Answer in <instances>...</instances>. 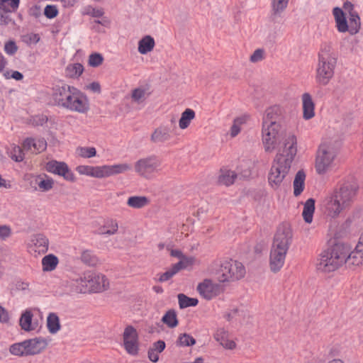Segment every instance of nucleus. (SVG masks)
<instances>
[{
  "label": "nucleus",
  "instance_id": "61",
  "mask_svg": "<svg viewBox=\"0 0 363 363\" xmlns=\"http://www.w3.org/2000/svg\"><path fill=\"white\" fill-rule=\"evenodd\" d=\"M14 152H18V154H15L12 156V159L16 162H21L24 159V153L23 150L19 147H16L14 148Z\"/></svg>",
  "mask_w": 363,
  "mask_h": 363
},
{
  "label": "nucleus",
  "instance_id": "13",
  "mask_svg": "<svg viewBox=\"0 0 363 363\" xmlns=\"http://www.w3.org/2000/svg\"><path fill=\"white\" fill-rule=\"evenodd\" d=\"M45 168L47 172L63 177L68 182H74L75 180L74 173L64 162L52 160L46 163Z\"/></svg>",
  "mask_w": 363,
  "mask_h": 363
},
{
  "label": "nucleus",
  "instance_id": "2",
  "mask_svg": "<svg viewBox=\"0 0 363 363\" xmlns=\"http://www.w3.org/2000/svg\"><path fill=\"white\" fill-rule=\"evenodd\" d=\"M285 111L274 105L266 109L262 119V142L267 152L272 151L277 145L279 133L284 123Z\"/></svg>",
  "mask_w": 363,
  "mask_h": 363
},
{
  "label": "nucleus",
  "instance_id": "63",
  "mask_svg": "<svg viewBox=\"0 0 363 363\" xmlns=\"http://www.w3.org/2000/svg\"><path fill=\"white\" fill-rule=\"evenodd\" d=\"M147 355L149 359L151 362L156 363L159 361V352H155L151 349H149L147 352Z\"/></svg>",
  "mask_w": 363,
  "mask_h": 363
},
{
  "label": "nucleus",
  "instance_id": "33",
  "mask_svg": "<svg viewBox=\"0 0 363 363\" xmlns=\"http://www.w3.org/2000/svg\"><path fill=\"white\" fill-rule=\"evenodd\" d=\"M33 315L32 312L29 310H26L21 314L19 323L22 330L30 331L35 329L32 326Z\"/></svg>",
  "mask_w": 363,
  "mask_h": 363
},
{
  "label": "nucleus",
  "instance_id": "39",
  "mask_svg": "<svg viewBox=\"0 0 363 363\" xmlns=\"http://www.w3.org/2000/svg\"><path fill=\"white\" fill-rule=\"evenodd\" d=\"M195 117V112L191 108H186L181 116L179 125L181 129H185L190 125L191 121Z\"/></svg>",
  "mask_w": 363,
  "mask_h": 363
},
{
  "label": "nucleus",
  "instance_id": "28",
  "mask_svg": "<svg viewBox=\"0 0 363 363\" xmlns=\"http://www.w3.org/2000/svg\"><path fill=\"white\" fill-rule=\"evenodd\" d=\"M84 72V67L81 63L69 64L65 69V76L71 79L79 78Z\"/></svg>",
  "mask_w": 363,
  "mask_h": 363
},
{
  "label": "nucleus",
  "instance_id": "19",
  "mask_svg": "<svg viewBox=\"0 0 363 363\" xmlns=\"http://www.w3.org/2000/svg\"><path fill=\"white\" fill-rule=\"evenodd\" d=\"M189 263H191V262L189 259H184L182 261H179L177 263L174 264L169 269L160 275L159 281L160 282H164L169 280L181 269L187 268L189 266Z\"/></svg>",
  "mask_w": 363,
  "mask_h": 363
},
{
  "label": "nucleus",
  "instance_id": "4",
  "mask_svg": "<svg viewBox=\"0 0 363 363\" xmlns=\"http://www.w3.org/2000/svg\"><path fill=\"white\" fill-rule=\"evenodd\" d=\"M315 69V82L321 86H327L335 74L337 56L330 44L323 43L318 52Z\"/></svg>",
  "mask_w": 363,
  "mask_h": 363
},
{
  "label": "nucleus",
  "instance_id": "55",
  "mask_svg": "<svg viewBox=\"0 0 363 363\" xmlns=\"http://www.w3.org/2000/svg\"><path fill=\"white\" fill-rule=\"evenodd\" d=\"M128 332V333H130L129 335H128V341H133L134 339L138 340V334L136 330V329L133 327L132 325L127 326L123 332V335H125V333Z\"/></svg>",
  "mask_w": 363,
  "mask_h": 363
},
{
  "label": "nucleus",
  "instance_id": "46",
  "mask_svg": "<svg viewBox=\"0 0 363 363\" xmlns=\"http://www.w3.org/2000/svg\"><path fill=\"white\" fill-rule=\"evenodd\" d=\"M131 97L134 102L140 104L146 99L147 94L144 89L136 88L133 90Z\"/></svg>",
  "mask_w": 363,
  "mask_h": 363
},
{
  "label": "nucleus",
  "instance_id": "24",
  "mask_svg": "<svg viewBox=\"0 0 363 363\" xmlns=\"http://www.w3.org/2000/svg\"><path fill=\"white\" fill-rule=\"evenodd\" d=\"M306 174L303 170H299L294 180V194L295 196H299L305 187Z\"/></svg>",
  "mask_w": 363,
  "mask_h": 363
},
{
  "label": "nucleus",
  "instance_id": "29",
  "mask_svg": "<svg viewBox=\"0 0 363 363\" xmlns=\"http://www.w3.org/2000/svg\"><path fill=\"white\" fill-rule=\"evenodd\" d=\"M129 334L130 333L127 332L125 335H123V347L128 354L136 356L139 351L138 339H134L133 341H128V335H129Z\"/></svg>",
  "mask_w": 363,
  "mask_h": 363
},
{
  "label": "nucleus",
  "instance_id": "45",
  "mask_svg": "<svg viewBox=\"0 0 363 363\" xmlns=\"http://www.w3.org/2000/svg\"><path fill=\"white\" fill-rule=\"evenodd\" d=\"M118 226L116 220L108 221L102 229H100V233L102 235H113L118 230Z\"/></svg>",
  "mask_w": 363,
  "mask_h": 363
},
{
  "label": "nucleus",
  "instance_id": "32",
  "mask_svg": "<svg viewBox=\"0 0 363 363\" xmlns=\"http://www.w3.org/2000/svg\"><path fill=\"white\" fill-rule=\"evenodd\" d=\"M349 33L351 35L357 33L360 29L361 23L360 18L357 11H350L349 15Z\"/></svg>",
  "mask_w": 363,
  "mask_h": 363
},
{
  "label": "nucleus",
  "instance_id": "22",
  "mask_svg": "<svg viewBox=\"0 0 363 363\" xmlns=\"http://www.w3.org/2000/svg\"><path fill=\"white\" fill-rule=\"evenodd\" d=\"M333 13L335 17L337 30L340 33L349 32L350 28L348 22L342 9L339 7H335L333 9Z\"/></svg>",
  "mask_w": 363,
  "mask_h": 363
},
{
  "label": "nucleus",
  "instance_id": "1",
  "mask_svg": "<svg viewBox=\"0 0 363 363\" xmlns=\"http://www.w3.org/2000/svg\"><path fill=\"white\" fill-rule=\"evenodd\" d=\"M296 143V137L289 135L284 141L282 152L276 155L268 175L269 184L272 186H279L288 174L297 153Z\"/></svg>",
  "mask_w": 363,
  "mask_h": 363
},
{
  "label": "nucleus",
  "instance_id": "49",
  "mask_svg": "<svg viewBox=\"0 0 363 363\" xmlns=\"http://www.w3.org/2000/svg\"><path fill=\"white\" fill-rule=\"evenodd\" d=\"M86 15H89L94 18H100L102 17L104 14V11L102 8L96 9L91 6H88L85 9Z\"/></svg>",
  "mask_w": 363,
  "mask_h": 363
},
{
  "label": "nucleus",
  "instance_id": "37",
  "mask_svg": "<svg viewBox=\"0 0 363 363\" xmlns=\"http://www.w3.org/2000/svg\"><path fill=\"white\" fill-rule=\"evenodd\" d=\"M9 352L12 354L18 357L29 356L26 340L11 345L9 347Z\"/></svg>",
  "mask_w": 363,
  "mask_h": 363
},
{
  "label": "nucleus",
  "instance_id": "20",
  "mask_svg": "<svg viewBox=\"0 0 363 363\" xmlns=\"http://www.w3.org/2000/svg\"><path fill=\"white\" fill-rule=\"evenodd\" d=\"M303 118L309 120L315 116V104L310 94L302 95Z\"/></svg>",
  "mask_w": 363,
  "mask_h": 363
},
{
  "label": "nucleus",
  "instance_id": "40",
  "mask_svg": "<svg viewBox=\"0 0 363 363\" xmlns=\"http://www.w3.org/2000/svg\"><path fill=\"white\" fill-rule=\"evenodd\" d=\"M149 203V199L146 196H134L128 198L127 204L134 208H141Z\"/></svg>",
  "mask_w": 363,
  "mask_h": 363
},
{
  "label": "nucleus",
  "instance_id": "41",
  "mask_svg": "<svg viewBox=\"0 0 363 363\" xmlns=\"http://www.w3.org/2000/svg\"><path fill=\"white\" fill-rule=\"evenodd\" d=\"M179 308L183 309L188 307L196 306L199 301L195 298H190L184 294H179L177 296Z\"/></svg>",
  "mask_w": 363,
  "mask_h": 363
},
{
  "label": "nucleus",
  "instance_id": "8",
  "mask_svg": "<svg viewBox=\"0 0 363 363\" xmlns=\"http://www.w3.org/2000/svg\"><path fill=\"white\" fill-rule=\"evenodd\" d=\"M71 90L62 107L71 111L86 113L89 110V102L86 96L74 86H72Z\"/></svg>",
  "mask_w": 363,
  "mask_h": 363
},
{
  "label": "nucleus",
  "instance_id": "64",
  "mask_svg": "<svg viewBox=\"0 0 363 363\" xmlns=\"http://www.w3.org/2000/svg\"><path fill=\"white\" fill-rule=\"evenodd\" d=\"M30 15H32L33 16H35V18L39 17L41 15L40 7L37 5L34 6L30 9Z\"/></svg>",
  "mask_w": 363,
  "mask_h": 363
},
{
  "label": "nucleus",
  "instance_id": "62",
  "mask_svg": "<svg viewBox=\"0 0 363 363\" xmlns=\"http://www.w3.org/2000/svg\"><path fill=\"white\" fill-rule=\"evenodd\" d=\"M86 89L92 91L94 93H100L101 92V85L97 82H93L89 85L86 86Z\"/></svg>",
  "mask_w": 363,
  "mask_h": 363
},
{
  "label": "nucleus",
  "instance_id": "14",
  "mask_svg": "<svg viewBox=\"0 0 363 363\" xmlns=\"http://www.w3.org/2000/svg\"><path fill=\"white\" fill-rule=\"evenodd\" d=\"M197 291L206 300H211L222 293L223 286L214 283L211 279H206L197 286Z\"/></svg>",
  "mask_w": 363,
  "mask_h": 363
},
{
  "label": "nucleus",
  "instance_id": "52",
  "mask_svg": "<svg viewBox=\"0 0 363 363\" xmlns=\"http://www.w3.org/2000/svg\"><path fill=\"white\" fill-rule=\"evenodd\" d=\"M96 154V150L93 147H81L79 149V155L84 158H90L94 157Z\"/></svg>",
  "mask_w": 363,
  "mask_h": 363
},
{
  "label": "nucleus",
  "instance_id": "16",
  "mask_svg": "<svg viewBox=\"0 0 363 363\" xmlns=\"http://www.w3.org/2000/svg\"><path fill=\"white\" fill-rule=\"evenodd\" d=\"M72 86L64 83L55 84L53 86L52 96L56 105L62 107L63 103L67 99L69 92L72 91Z\"/></svg>",
  "mask_w": 363,
  "mask_h": 363
},
{
  "label": "nucleus",
  "instance_id": "35",
  "mask_svg": "<svg viewBox=\"0 0 363 363\" xmlns=\"http://www.w3.org/2000/svg\"><path fill=\"white\" fill-rule=\"evenodd\" d=\"M32 242L35 246L38 248L39 252H45L48 250V239L45 235L41 233L36 234L33 236Z\"/></svg>",
  "mask_w": 363,
  "mask_h": 363
},
{
  "label": "nucleus",
  "instance_id": "12",
  "mask_svg": "<svg viewBox=\"0 0 363 363\" xmlns=\"http://www.w3.org/2000/svg\"><path fill=\"white\" fill-rule=\"evenodd\" d=\"M161 160L155 155H151L140 159L135 164V170L140 175L149 178L150 176L158 171Z\"/></svg>",
  "mask_w": 363,
  "mask_h": 363
},
{
  "label": "nucleus",
  "instance_id": "6",
  "mask_svg": "<svg viewBox=\"0 0 363 363\" xmlns=\"http://www.w3.org/2000/svg\"><path fill=\"white\" fill-rule=\"evenodd\" d=\"M130 169H131V166L126 163L96 167L80 165L77 167V170L80 174L96 178L108 177L123 173Z\"/></svg>",
  "mask_w": 363,
  "mask_h": 363
},
{
  "label": "nucleus",
  "instance_id": "21",
  "mask_svg": "<svg viewBox=\"0 0 363 363\" xmlns=\"http://www.w3.org/2000/svg\"><path fill=\"white\" fill-rule=\"evenodd\" d=\"M214 339L223 347L233 350L235 347V342L228 339V332L223 328H218L213 334Z\"/></svg>",
  "mask_w": 363,
  "mask_h": 363
},
{
  "label": "nucleus",
  "instance_id": "42",
  "mask_svg": "<svg viewBox=\"0 0 363 363\" xmlns=\"http://www.w3.org/2000/svg\"><path fill=\"white\" fill-rule=\"evenodd\" d=\"M81 260L84 264L91 267L96 265L99 262L97 257L89 250H84L82 252Z\"/></svg>",
  "mask_w": 363,
  "mask_h": 363
},
{
  "label": "nucleus",
  "instance_id": "48",
  "mask_svg": "<svg viewBox=\"0 0 363 363\" xmlns=\"http://www.w3.org/2000/svg\"><path fill=\"white\" fill-rule=\"evenodd\" d=\"M43 13L46 18L52 19L57 16L59 11L57 6L49 4L45 7Z\"/></svg>",
  "mask_w": 363,
  "mask_h": 363
},
{
  "label": "nucleus",
  "instance_id": "25",
  "mask_svg": "<svg viewBox=\"0 0 363 363\" xmlns=\"http://www.w3.org/2000/svg\"><path fill=\"white\" fill-rule=\"evenodd\" d=\"M289 0H272L271 14L273 18L280 17L286 9Z\"/></svg>",
  "mask_w": 363,
  "mask_h": 363
},
{
  "label": "nucleus",
  "instance_id": "43",
  "mask_svg": "<svg viewBox=\"0 0 363 363\" xmlns=\"http://www.w3.org/2000/svg\"><path fill=\"white\" fill-rule=\"evenodd\" d=\"M20 0H1L0 9L5 12L16 11L19 6Z\"/></svg>",
  "mask_w": 363,
  "mask_h": 363
},
{
  "label": "nucleus",
  "instance_id": "59",
  "mask_svg": "<svg viewBox=\"0 0 363 363\" xmlns=\"http://www.w3.org/2000/svg\"><path fill=\"white\" fill-rule=\"evenodd\" d=\"M11 234V230L8 225H0V238L5 240Z\"/></svg>",
  "mask_w": 363,
  "mask_h": 363
},
{
  "label": "nucleus",
  "instance_id": "26",
  "mask_svg": "<svg viewBox=\"0 0 363 363\" xmlns=\"http://www.w3.org/2000/svg\"><path fill=\"white\" fill-rule=\"evenodd\" d=\"M315 201L313 198L306 200L303 206L302 216L303 220L307 223H311L313 220V216L315 211Z\"/></svg>",
  "mask_w": 363,
  "mask_h": 363
},
{
  "label": "nucleus",
  "instance_id": "30",
  "mask_svg": "<svg viewBox=\"0 0 363 363\" xmlns=\"http://www.w3.org/2000/svg\"><path fill=\"white\" fill-rule=\"evenodd\" d=\"M171 138L169 131L167 128H158L151 135V141L155 143H164Z\"/></svg>",
  "mask_w": 363,
  "mask_h": 363
},
{
  "label": "nucleus",
  "instance_id": "36",
  "mask_svg": "<svg viewBox=\"0 0 363 363\" xmlns=\"http://www.w3.org/2000/svg\"><path fill=\"white\" fill-rule=\"evenodd\" d=\"M46 179H44L41 175H38L35 178V183L39 186V189L42 191H48L52 189L54 181L51 177H49L47 174H44Z\"/></svg>",
  "mask_w": 363,
  "mask_h": 363
},
{
  "label": "nucleus",
  "instance_id": "9",
  "mask_svg": "<svg viewBox=\"0 0 363 363\" xmlns=\"http://www.w3.org/2000/svg\"><path fill=\"white\" fill-rule=\"evenodd\" d=\"M337 151L331 145L322 143L318 148L315 160V169L318 174H324L333 163Z\"/></svg>",
  "mask_w": 363,
  "mask_h": 363
},
{
  "label": "nucleus",
  "instance_id": "57",
  "mask_svg": "<svg viewBox=\"0 0 363 363\" xmlns=\"http://www.w3.org/2000/svg\"><path fill=\"white\" fill-rule=\"evenodd\" d=\"M171 255L172 257L179 258L180 259L179 261H182L184 259H187L191 262V263H189V266L193 264L194 259L192 257H188L184 255L182 252L179 250H172L171 251Z\"/></svg>",
  "mask_w": 363,
  "mask_h": 363
},
{
  "label": "nucleus",
  "instance_id": "58",
  "mask_svg": "<svg viewBox=\"0 0 363 363\" xmlns=\"http://www.w3.org/2000/svg\"><path fill=\"white\" fill-rule=\"evenodd\" d=\"M166 344L164 341L159 340L152 344V346L150 348L155 352L161 353L165 349Z\"/></svg>",
  "mask_w": 363,
  "mask_h": 363
},
{
  "label": "nucleus",
  "instance_id": "34",
  "mask_svg": "<svg viewBox=\"0 0 363 363\" xmlns=\"http://www.w3.org/2000/svg\"><path fill=\"white\" fill-rule=\"evenodd\" d=\"M58 262V258L52 254L45 256L42 259L43 270L45 272L54 270Z\"/></svg>",
  "mask_w": 363,
  "mask_h": 363
},
{
  "label": "nucleus",
  "instance_id": "51",
  "mask_svg": "<svg viewBox=\"0 0 363 363\" xmlns=\"http://www.w3.org/2000/svg\"><path fill=\"white\" fill-rule=\"evenodd\" d=\"M48 122V118L45 115H36L30 119V123L33 126H42Z\"/></svg>",
  "mask_w": 363,
  "mask_h": 363
},
{
  "label": "nucleus",
  "instance_id": "15",
  "mask_svg": "<svg viewBox=\"0 0 363 363\" xmlns=\"http://www.w3.org/2000/svg\"><path fill=\"white\" fill-rule=\"evenodd\" d=\"M86 287L91 291L99 292L107 289L108 284L107 279L104 275L89 273L84 277Z\"/></svg>",
  "mask_w": 363,
  "mask_h": 363
},
{
  "label": "nucleus",
  "instance_id": "17",
  "mask_svg": "<svg viewBox=\"0 0 363 363\" xmlns=\"http://www.w3.org/2000/svg\"><path fill=\"white\" fill-rule=\"evenodd\" d=\"M26 343L29 356L40 353L48 345L47 340L40 337L26 340Z\"/></svg>",
  "mask_w": 363,
  "mask_h": 363
},
{
  "label": "nucleus",
  "instance_id": "11",
  "mask_svg": "<svg viewBox=\"0 0 363 363\" xmlns=\"http://www.w3.org/2000/svg\"><path fill=\"white\" fill-rule=\"evenodd\" d=\"M358 189L359 185L357 182L354 179H351L344 181L340 184V188L335 189L334 191L337 192L338 197L342 201V205L347 208L354 201Z\"/></svg>",
  "mask_w": 363,
  "mask_h": 363
},
{
  "label": "nucleus",
  "instance_id": "31",
  "mask_svg": "<svg viewBox=\"0 0 363 363\" xmlns=\"http://www.w3.org/2000/svg\"><path fill=\"white\" fill-rule=\"evenodd\" d=\"M47 328L51 334L57 333L61 328L60 318L55 313H50L47 318Z\"/></svg>",
  "mask_w": 363,
  "mask_h": 363
},
{
  "label": "nucleus",
  "instance_id": "44",
  "mask_svg": "<svg viewBox=\"0 0 363 363\" xmlns=\"http://www.w3.org/2000/svg\"><path fill=\"white\" fill-rule=\"evenodd\" d=\"M177 344L181 347H189L196 344V340L189 334H181L177 341Z\"/></svg>",
  "mask_w": 363,
  "mask_h": 363
},
{
  "label": "nucleus",
  "instance_id": "54",
  "mask_svg": "<svg viewBox=\"0 0 363 363\" xmlns=\"http://www.w3.org/2000/svg\"><path fill=\"white\" fill-rule=\"evenodd\" d=\"M46 146L47 143L44 139H35L33 152H35V153L40 152L45 150Z\"/></svg>",
  "mask_w": 363,
  "mask_h": 363
},
{
  "label": "nucleus",
  "instance_id": "7",
  "mask_svg": "<svg viewBox=\"0 0 363 363\" xmlns=\"http://www.w3.org/2000/svg\"><path fill=\"white\" fill-rule=\"evenodd\" d=\"M218 274V280L220 282L234 281L244 277L245 268L241 262L236 260H225L221 263Z\"/></svg>",
  "mask_w": 363,
  "mask_h": 363
},
{
  "label": "nucleus",
  "instance_id": "47",
  "mask_svg": "<svg viewBox=\"0 0 363 363\" xmlns=\"http://www.w3.org/2000/svg\"><path fill=\"white\" fill-rule=\"evenodd\" d=\"M103 62L104 57L100 53L94 52L89 56L88 64L90 67H97L100 66Z\"/></svg>",
  "mask_w": 363,
  "mask_h": 363
},
{
  "label": "nucleus",
  "instance_id": "5",
  "mask_svg": "<svg viewBox=\"0 0 363 363\" xmlns=\"http://www.w3.org/2000/svg\"><path fill=\"white\" fill-rule=\"evenodd\" d=\"M346 257L347 247L335 244L321 254L317 268L324 272H333L345 263Z\"/></svg>",
  "mask_w": 363,
  "mask_h": 363
},
{
  "label": "nucleus",
  "instance_id": "60",
  "mask_svg": "<svg viewBox=\"0 0 363 363\" xmlns=\"http://www.w3.org/2000/svg\"><path fill=\"white\" fill-rule=\"evenodd\" d=\"M34 143L35 138H27L22 144L23 150L33 151Z\"/></svg>",
  "mask_w": 363,
  "mask_h": 363
},
{
  "label": "nucleus",
  "instance_id": "18",
  "mask_svg": "<svg viewBox=\"0 0 363 363\" xmlns=\"http://www.w3.org/2000/svg\"><path fill=\"white\" fill-rule=\"evenodd\" d=\"M345 263L347 264L350 268L358 267L363 264V249L359 247L357 245L354 250L349 254V250L347 249V257Z\"/></svg>",
  "mask_w": 363,
  "mask_h": 363
},
{
  "label": "nucleus",
  "instance_id": "27",
  "mask_svg": "<svg viewBox=\"0 0 363 363\" xmlns=\"http://www.w3.org/2000/svg\"><path fill=\"white\" fill-rule=\"evenodd\" d=\"M155 45L154 38L150 35H145L138 42V52L145 55L153 50Z\"/></svg>",
  "mask_w": 363,
  "mask_h": 363
},
{
  "label": "nucleus",
  "instance_id": "10",
  "mask_svg": "<svg viewBox=\"0 0 363 363\" xmlns=\"http://www.w3.org/2000/svg\"><path fill=\"white\" fill-rule=\"evenodd\" d=\"M320 209L328 216L331 218L337 217L346 207L342 205V201L338 197L337 192L334 191L328 193L320 200Z\"/></svg>",
  "mask_w": 363,
  "mask_h": 363
},
{
  "label": "nucleus",
  "instance_id": "23",
  "mask_svg": "<svg viewBox=\"0 0 363 363\" xmlns=\"http://www.w3.org/2000/svg\"><path fill=\"white\" fill-rule=\"evenodd\" d=\"M236 178L237 174L235 172L222 168L220 170L218 182L219 184L228 186L234 183Z\"/></svg>",
  "mask_w": 363,
  "mask_h": 363
},
{
  "label": "nucleus",
  "instance_id": "53",
  "mask_svg": "<svg viewBox=\"0 0 363 363\" xmlns=\"http://www.w3.org/2000/svg\"><path fill=\"white\" fill-rule=\"evenodd\" d=\"M244 120L241 118H237L234 120V123L230 128V135L235 137L240 132V125L243 123Z\"/></svg>",
  "mask_w": 363,
  "mask_h": 363
},
{
  "label": "nucleus",
  "instance_id": "50",
  "mask_svg": "<svg viewBox=\"0 0 363 363\" xmlns=\"http://www.w3.org/2000/svg\"><path fill=\"white\" fill-rule=\"evenodd\" d=\"M4 52L9 55H13L18 50V46L13 40H9L4 45Z\"/></svg>",
  "mask_w": 363,
  "mask_h": 363
},
{
  "label": "nucleus",
  "instance_id": "38",
  "mask_svg": "<svg viewBox=\"0 0 363 363\" xmlns=\"http://www.w3.org/2000/svg\"><path fill=\"white\" fill-rule=\"evenodd\" d=\"M162 321L170 328L177 327L179 322L176 311L173 309L167 311L162 318Z\"/></svg>",
  "mask_w": 363,
  "mask_h": 363
},
{
  "label": "nucleus",
  "instance_id": "56",
  "mask_svg": "<svg viewBox=\"0 0 363 363\" xmlns=\"http://www.w3.org/2000/svg\"><path fill=\"white\" fill-rule=\"evenodd\" d=\"M264 51L263 49H257L254 51L252 55L250 57V60L252 62H257L264 59Z\"/></svg>",
  "mask_w": 363,
  "mask_h": 363
},
{
  "label": "nucleus",
  "instance_id": "3",
  "mask_svg": "<svg viewBox=\"0 0 363 363\" xmlns=\"http://www.w3.org/2000/svg\"><path fill=\"white\" fill-rule=\"evenodd\" d=\"M292 237L291 230L288 225L282 224L278 227L270 251L269 266L272 272H277L284 266Z\"/></svg>",
  "mask_w": 363,
  "mask_h": 363
}]
</instances>
